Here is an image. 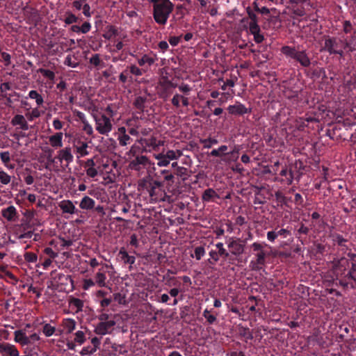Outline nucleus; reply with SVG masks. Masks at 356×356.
Instances as JSON below:
<instances>
[{
    "label": "nucleus",
    "instance_id": "obj_22",
    "mask_svg": "<svg viewBox=\"0 0 356 356\" xmlns=\"http://www.w3.org/2000/svg\"><path fill=\"white\" fill-rule=\"evenodd\" d=\"M250 33L254 36V41L257 44H260L264 40V36L261 33L259 25H253L249 26Z\"/></svg>",
    "mask_w": 356,
    "mask_h": 356
},
{
    "label": "nucleus",
    "instance_id": "obj_43",
    "mask_svg": "<svg viewBox=\"0 0 356 356\" xmlns=\"http://www.w3.org/2000/svg\"><path fill=\"white\" fill-rule=\"evenodd\" d=\"M156 159H157V165L159 166H167L170 163V161L167 159V156L163 153H159L155 155Z\"/></svg>",
    "mask_w": 356,
    "mask_h": 356
},
{
    "label": "nucleus",
    "instance_id": "obj_8",
    "mask_svg": "<svg viewBox=\"0 0 356 356\" xmlns=\"http://www.w3.org/2000/svg\"><path fill=\"white\" fill-rule=\"evenodd\" d=\"M227 247L229 250L230 257L232 255L238 257L244 252L245 243L241 238L234 239L229 238L227 241Z\"/></svg>",
    "mask_w": 356,
    "mask_h": 356
},
{
    "label": "nucleus",
    "instance_id": "obj_33",
    "mask_svg": "<svg viewBox=\"0 0 356 356\" xmlns=\"http://www.w3.org/2000/svg\"><path fill=\"white\" fill-rule=\"evenodd\" d=\"M216 247L218 250L217 252H218L220 257H222L223 259H229L232 260V257H230V253L227 251V250L224 248V245L222 243L219 242L216 244Z\"/></svg>",
    "mask_w": 356,
    "mask_h": 356
},
{
    "label": "nucleus",
    "instance_id": "obj_44",
    "mask_svg": "<svg viewBox=\"0 0 356 356\" xmlns=\"http://www.w3.org/2000/svg\"><path fill=\"white\" fill-rule=\"evenodd\" d=\"M175 174L181 177L183 180H186L188 177V169L183 166H177L175 169Z\"/></svg>",
    "mask_w": 356,
    "mask_h": 356
},
{
    "label": "nucleus",
    "instance_id": "obj_7",
    "mask_svg": "<svg viewBox=\"0 0 356 356\" xmlns=\"http://www.w3.org/2000/svg\"><path fill=\"white\" fill-rule=\"evenodd\" d=\"M95 129L99 134L107 135L112 130V123L109 118L104 114L93 115Z\"/></svg>",
    "mask_w": 356,
    "mask_h": 356
},
{
    "label": "nucleus",
    "instance_id": "obj_42",
    "mask_svg": "<svg viewBox=\"0 0 356 356\" xmlns=\"http://www.w3.org/2000/svg\"><path fill=\"white\" fill-rule=\"evenodd\" d=\"M29 97L31 99H35V102L39 106H41L44 102L43 97L36 90H31L29 92Z\"/></svg>",
    "mask_w": 356,
    "mask_h": 356
},
{
    "label": "nucleus",
    "instance_id": "obj_55",
    "mask_svg": "<svg viewBox=\"0 0 356 356\" xmlns=\"http://www.w3.org/2000/svg\"><path fill=\"white\" fill-rule=\"evenodd\" d=\"M163 279L167 281V284L168 286H172V285L173 286H179L180 285V283H179L176 280V277H170L168 275H164Z\"/></svg>",
    "mask_w": 356,
    "mask_h": 356
},
{
    "label": "nucleus",
    "instance_id": "obj_19",
    "mask_svg": "<svg viewBox=\"0 0 356 356\" xmlns=\"http://www.w3.org/2000/svg\"><path fill=\"white\" fill-rule=\"evenodd\" d=\"M347 255L350 260V266L348 270V275L350 277V279H352L356 284V254L348 252Z\"/></svg>",
    "mask_w": 356,
    "mask_h": 356
},
{
    "label": "nucleus",
    "instance_id": "obj_60",
    "mask_svg": "<svg viewBox=\"0 0 356 356\" xmlns=\"http://www.w3.org/2000/svg\"><path fill=\"white\" fill-rule=\"evenodd\" d=\"M241 335L245 337L247 339H252L253 335L248 327H243L240 332Z\"/></svg>",
    "mask_w": 356,
    "mask_h": 356
},
{
    "label": "nucleus",
    "instance_id": "obj_21",
    "mask_svg": "<svg viewBox=\"0 0 356 356\" xmlns=\"http://www.w3.org/2000/svg\"><path fill=\"white\" fill-rule=\"evenodd\" d=\"M60 325L65 330V334H71L74 330H75L76 327V322L74 319L70 318H63L61 321Z\"/></svg>",
    "mask_w": 356,
    "mask_h": 356
},
{
    "label": "nucleus",
    "instance_id": "obj_32",
    "mask_svg": "<svg viewBox=\"0 0 356 356\" xmlns=\"http://www.w3.org/2000/svg\"><path fill=\"white\" fill-rule=\"evenodd\" d=\"M214 197L219 198V195L213 188H211L206 189L202 195V199L204 202H210Z\"/></svg>",
    "mask_w": 356,
    "mask_h": 356
},
{
    "label": "nucleus",
    "instance_id": "obj_13",
    "mask_svg": "<svg viewBox=\"0 0 356 356\" xmlns=\"http://www.w3.org/2000/svg\"><path fill=\"white\" fill-rule=\"evenodd\" d=\"M60 163L63 161L66 163L65 166L67 167L68 165L73 162L74 156L72 153V148L70 146L65 147L63 149L58 151V154L56 156Z\"/></svg>",
    "mask_w": 356,
    "mask_h": 356
},
{
    "label": "nucleus",
    "instance_id": "obj_12",
    "mask_svg": "<svg viewBox=\"0 0 356 356\" xmlns=\"http://www.w3.org/2000/svg\"><path fill=\"white\" fill-rule=\"evenodd\" d=\"M131 55L136 58L138 65L142 67H144L146 65L152 66L158 59L156 54L152 51L149 54H143L140 58L134 54Z\"/></svg>",
    "mask_w": 356,
    "mask_h": 356
},
{
    "label": "nucleus",
    "instance_id": "obj_14",
    "mask_svg": "<svg viewBox=\"0 0 356 356\" xmlns=\"http://www.w3.org/2000/svg\"><path fill=\"white\" fill-rule=\"evenodd\" d=\"M0 356H19L17 347L8 342L0 343Z\"/></svg>",
    "mask_w": 356,
    "mask_h": 356
},
{
    "label": "nucleus",
    "instance_id": "obj_1",
    "mask_svg": "<svg viewBox=\"0 0 356 356\" xmlns=\"http://www.w3.org/2000/svg\"><path fill=\"white\" fill-rule=\"evenodd\" d=\"M138 190L140 195L147 199L150 203L163 200L164 192L162 190V183L154 180L150 177L143 178L139 181Z\"/></svg>",
    "mask_w": 356,
    "mask_h": 356
},
{
    "label": "nucleus",
    "instance_id": "obj_64",
    "mask_svg": "<svg viewBox=\"0 0 356 356\" xmlns=\"http://www.w3.org/2000/svg\"><path fill=\"white\" fill-rule=\"evenodd\" d=\"M44 253L49 257L51 259H55L58 257V253L54 252L51 248H45L44 249Z\"/></svg>",
    "mask_w": 356,
    "mask_h": 356
},
{
    "label": "nucleus",
    "instance_id": "obj_51",
    "mask_svg": "<svg viewBox=\"0 0 356 356\" xmlns=\"http://www.w3.org/2000/svg\"><path fill=\"white\" fill-rule=\"evenodd\" d=\"M202 315L209 324H213L216 321V316L211 314L210 311L207 309L204 310Z\"/></svg>",
    "mask_w": 356,
    "mask_h": 356
},
{
    "label": "nucleus",
    "instance_id": "obj_39",
    "mask_svg": "<svg viewBox=\"0 0 356 356\" xmlns=\"http://www.w3.org/2000/svg\"><path fill=\"white\" fill-rule=\"evenodd\" d=\"M332 241L334 243L337 244L340 247H344L347 248L346 243L347 239L344 238L342 235L339 234H334L332 235Z\"/></svg>",
    "mask_w": 356,
    "mask_h": 356
},
{
    "label": "nucleus",
    "instance_id": "obj_15",
    "mask_svg": "<svg viewBox=\"0 0 356 356\" xmlns=\"http://www.w3.org/2000/svg\"><path fill=\"white\" fill-rule=\"evenodd\" d=\"M149 164V159L147 156L141 155L135 157L129 163L131 169L139 171Z\"/></svg>",
    "mask_w": 356,
    "mask_h": 356
},
{
    "label": "nucleus",
    "instance_id": "obj_30",
    "mask_svg": "<svg viewBox=\"0 0 356 356\" xmlns=\"http://www.w3.org/2000/svg\"><path fill=\"white\" fill-rule=\"evenodd\" d=\"M309 228L305 226L303 223L300 224V227L296 232V237L302 245L305 244V239L302 238V235H307L309 232Z\"/></svg>",
    "mask_w": 356,
    "mask_h": 356
},
{
    "label": "nucleus",
    "instance_id": "obj_10",
    "mask_svg": "<svg viewBox=\"0 0 356 356\" xmlns=\"http://www.w3.org/2000/svg\"><path fill=\"white\" fill-rule=\"evenodd\" d=\"M291 235V232L289 227L279 228L277 227L273 230L268 232L266 237L270 242L273 243L278 236L286 238Z\"/></svg>",
    "mask_w": 356,
    "mask_h": 356
},
{
    "label": "nucleus",
    "instance_id": "obj_54",
    "mask_svg": "<svg viewBox=\"0 0 356 356\" xmlns=\"http://www.w3.org/2000/svg\"><path fill=\"white\" fill-rule=\"evenodd\" d=\"M195 257L197 260H200L205 254V250L202 246H198L194 250Z\"/></svg>",
    "mask_w": 356,
    "mask_h": 356
},
{
    "label": "nucleus",
    "instance_id": "obj_24",
    "mask_svg": "<svg viewBox=\"0 0 356 356\" xmlns=\"http://www.w3.org/2000/svg\"><path fill=\"white\" fill-rule=\"evenodd\" d=\"M11 124L13 126L19 125V128L22 130L26 131L29 129V124L24 115L17 114L15 115L12 120Z\"/></svg>",
    "mask_w": 356,
    "mask_h": 356
},
{
    "label": "nucleus",
    "instance_id": "obj_40",
    "mask_svg": "<svg viewBox=\"0 0 356 356\" xmlns=\"http://www.w3.org/2000/svg\"><path fill=\"white\" fill-rule=\"evenodd\" d=\"M70 306L72 308H76V312H79L82 310L83 307V302L76 298H72L70 300Z\"/></svg>",
    "mask_w": 356,
    "mask_h": 356
},
{
    "label": "nucleus",
    "instance_id": "obj_27",
    "mask_svg": "<svg viewBox=\"0 0 356 356\" xmlns=\"http://www.w3.org/2000/svg\"><path fill=\"white\" fill-rule=\"evenodd\" d=\"M142 144L145 147L152 148L154 150H156L161 145H163V142L158 140L156 138L152 137L150 138H145L142 140Z\"/></svg>",
    "mask_w": 356,
    "mask_h": 356
},
{
    "label": "nucleus",
    "instance_id": "obj_28",
    "mask_svg": "<svg viewBox=\"0 0 356 356\" xmlns=\"http://www.w3.org/2000/svg\"><path fill=\"white\" fill-rule=\"evenodd\" d=\"M15 341L19 343L22 346H26L29 344V341L28 339V336H26L25 332L22 330H18L15 331Z\"/></svg>",
    "mask_w": 356,
    "mask_h": 356
},
{
    "label": "nucleus",
    "instance_id": "obj_23",
    "mask_svg": "<svg viewBox=\"0 0 356 356\" xmlns=\"http://www.w3.org/2000/svg\"><path fill=\"white\" fill-rule=\"evenodd\" d=\"M17 214V209L13 205H10L1 211L2 216L10 222L15 220Z\"/></svg>",
    "mask_w": 356,
    "mask_h": 356
},
{
    "label": "nucleus",
    "instance_id": "obj_34",
    "mask_svg": "<svg viewBox=\"0 0 356 356\" xmlns=\"http://www.w3.org/2000/svg\"><path fill=\"white\" fill-rule=\"evenodd\" d=\"M89 63L97 69L104 67V63L100 58V55L98 54H93L90 58Z\"/></svg>",
    "mask_w": 356,
    "mask_h": 356
},
{
    "label": "nucleus",
    "instance_id": "obj_41",
    "mask_svg": "<svg viewBox=\"0 0 356 356\" xmlns=\"http://www.w3.org/2000/svg\"><path fill=\"white\" fill-rule=\"evenodd\" d=\"M74 341L77 343V345H82L86 341V334L83 331L79 330L75 332Z\"/></svg>",
    "mask_w": 356,
    "mask_h": 356
},
{
    "label": "nucleus",
    "instance_id": "obj_52",
    "mask_svg": "<svg viewBox=\"0 0 356 356\" xmlns=\"http://www.w3.org/2000/svg\"><path fill=\"white\" fill-rule=\"evenodd\" d=\"M11 177L3 170L0 171V181L2 184L6 185L10 182Z\"/></svg>",
    "mask_w": 356,
    "mask_h": 356
},
{
    "label": "nucleus",
    "instance_id": "obj_35",
    "mask_svg": "<svg viewBox=\"0 0 356 356\" xmlns=\"http://www.w3.org/2000/svg\"><path fill=\"white\" fill-rule=\"evenodd\" d=\"M79 20V17L76 16L75 14L72 13L71 11H67L65 13V17L63 19V22L65 24L70 25L74 23L78 22Z\"/></svg>",
    "mask_w": 356,
    "mask_h": 356
},
{
    "label": "nucleus",
    "instance_id": "obj_38",
    "mask_svg": "<svg viewBox=\"0 0 356 356\" xmlns=\"http://www.w3.org/2000/svg\"><path fill=\"white\" fill-rule=\"evenodd\" d=\"M105 273L99 271L95 276V282L99 287H104L106 286Z\"/></svg>",
    "mask_w": 356,
    "mask_h": 356
},
{
    "label": "nucleus",
    "instance_id": "obj_61",
    "mask_svg": "<svg viewBox=\"0 0 356 356\" xmlns=\"http://www.w3.org/2000/svg\"><path fill=\"white\" fill-rule=\"evenodd\" d=\"M91 24L89 22H84L81 26H80V31L81 33H88L91 29Z\"/></svg>",
    "mask_w": 356,
    "mask_h": 356
},
{
    "label": "nucleus",
    "instance_id": "obj_18",
    "mask_svg": "<svg viewBox=\"0 0 356 356\" xmlns=\"http://www.w3.org/2000/svg\"><path fill=\"white\" fill-rule=\"evenodd\" d=\"M58 206L64 213L74 214L79 211L75 207L73 202L69 200H64L59 202Z\"/></svg>",
    "mask_w": 356,
    "mask_h": 356
},
{
    "label": "nucleus",
    "instance_id": "obj_62",
    "mask_svg": "<svg viewBox=\"0 0 356 356\" xmlns=\"http://www.w3.org/2000/svg\"><path fill=\"white\" fill-rule=\"evenodd\" d=\"M86 1V0H74L72 2V7L75 10L79 11L83 8V4Z\"/></svg>",
    "mask_w": 356,
    "mask_h": 356
},
{
    "label": "nucleus",
    "instance_id": "obj_37",
    "mask_svg": "<svg viewBox=\"0 0 356 356\" xmlns=\"http://www.w3.org/2000/svg\"><path fill=\"white\" fill-rule=\"evenodd\" d=\"M146 99L139 96L137 97L134 102V106L138 110V113L141 114L144 112L145 110V103Z\"/></svg>",
    "mask_w": 356,
    "mask_h": 356
},
{
    "label": "nucleus",
    "instance_id": "obj_16",
    "mask_svg": "<svg viewBox=\"0 0 356 356\" xmlns=\"http://www.w3.org/2000/svg\"><path fill=\"white\" fill-rule=\"evenodd\" d=\"M55 321L51 320L49 323H47L45 321H42L40 323V325H42V333L46 337H50L54 334H56L57 331V328L54 325Z\"/></svg>",
    "mask_w": 356,
    "mask_h": 356
},
{
    "label": "nucleus",
    "instance_id": "obj_45",
    "mask_svg": "<svg viewBox=\"0 0 356 356\" xmlns=\"http://www.w3.org/2000/svg\"><path fill=\"white\" fill-rule=\"evenodd\" d=\"M200 143L203 145L204 148L209 149L211 148L212 145L217 144L218 140L212 138L201 139Z\"/></svg>",
    "mask_w": 356,
    "mask_h": 356
},
{
    "label": "nucleus",
    "instance_id": "obj_2",
    "mask_svg": "<svg viewBox=\"0 0 356 356\" xmlns=\"http://www.w3.org/2000/svg\"><path fill=\"white\" fill-rule=\"evenodd\" d=\"M347 266L349 261L346 258H341L333 265V284L341 287L343 290L356 289V284L348 275Z\"/></svg>",
    "mask_w": 356,
    "mask_h": 356
},
{
    "label": "nucleus",
    "instance_id": "obj_63",
    "mask_svg": "<svg viewBox=\"0 0 356 356\" xmlns=\"http://www.w3.org/2000/svg\"><path fill=\"white\" fill-rule=\"evenodd\" d=\"M119 81L122 83H125L127 81L133 82L134 78L132 77V76H126L122 72H121L120 74L119 75Z\"/></svg>",
    "mask_w": 356,
    "mask_h": 356
},
{
    "label": "nucleus",
    "instance_id": "obj_58",
    "mask_svg": "<svg viewBox=\"0 0 356 356\" xmlns=\"http://www.w3.org/2000/svg\"><path fill=\"white\" fill-rule=\"evenodd\" d=\"M0 158L2 161V162L8 166V163L10 161V156L9 152H2L0 153Z\"/></svg>",
    "mask_w": 356,
    "mask_h": 356
},
{
    "label": "nucleus",
    "instance_id": "obj_49",
    "mask_svg": "<svg viewBox=\"0 0 356 356\" xmlns=\"http://www.w3.org/2000/svg\"><path fill=\"white\" fill-rule=\"evenodd\" d=\"M210 259H208V263L210 264L214 265L217 261H219L220 256L216 250H211L209 252Z\"/></svg>",
    "mask_w": 356,
    "mask_h": 356
},
{
    "label": "nucleus",
    "instance_id": "obj_53",
    "mask_svg": "<svg viewBox=\"0 0 356 356\" xmlns=\"http://www.w3.org/2000/svg\"><path fill=\"white\" fill-rule=\"evenodd\" d=\"M64 65L72 68H75L79 66V63L77 61H73L72 56L67 55L64 60Z\"/></svg>",
    "mask_w": 356,
    "mask_h": 356
},
{
    "label": "nucleus",
    "instance_id": "obj_3",
    "mask_svg": "<svg viewBox=\"0 0 356 356\" xmlns=\"http://www.w3.org/2000/svg\"><path fill=\"white\" fill-rule=\"evenodd\" d=\"M152 6L154 21L159 25H165L174 9L170 0H148Z\"/></svg>",
    "mask_w": 356,
    "mask_h": 356
},
{
    "label": "nucleus",
    "instance_id": "obj_5",
    "mask_svg": "<svg viewBox=\"0 0 356 356\" xmlns=\"http://www.w3.org/2000/svg\"><path fill=\"white\" fill-rule=\"evenodd\" d=\"M266 247H267V244L265 243L254 242L251 245L255 258L250 264L252 270L259 271L266 264V259L268 256L267 252L264 250Z\"/></svg>",
    "mask_w": 356,
    "mask_h": 356
},
{
    "label": "nucleus",
    "instance_id": "obj_25",
    "mask_svg": "<svg viewBox=\"0 0 356 356\" xmlns=\"http://www.w3.org/2000/svg\"><path fill=\"white\" fill-rule=\"evenodd\" d=\"M280 175L283 177L284 178H282L280 180L276 178L277 181H281L287 185H291L292 184L293 180V173L291 170H289L286 168H283L280 171Z\"/></svg>",
    "mask_w": 356,
    "mask_h": 356
},
{
    "label": "nucleus",
    "instance_id": "obj_6",
    "mask_svg": "<svg viewBox=\"0 0 356 356\" xmlns=\"http://www.w3.org/2000/svg\"><path fill=\"white\" fill-rule=\"evenodd\" d=\"M281 52L298 62L303 67H309L312 63L306 50L298 51L295 47L284 46L281 49Z\"/></svg>",
    "mask_w": 356,
    "mask_h": 356
},
{
    "label": "nucleus",
    "instance_id": "obj_57",
    "mask_svg": "<svg viewBox=\"0 0 356 356\" xmlns=\"http://www.w3.org/2000/svg\"><path fill=\"white\" fill-rule=\"evenodd\" d=\"M82 10L83 14L86 17H90L92 16V12L91 11V8L90 5L88 3H86V1L84 3V4H83Z\"/></svg>",
    "mask_w": 356,
    "mask_h": 356
},
{
    "label": "nucleus",
    "instance_id": "obj_20",
    "mask_svg": "<svg viewBox=\"0 0 356 356\" xmlns=\"http://www.w3.org/2000/svg\"><path fill=\"white\" fill-rule=\"evenodd\" d=\"M118 140L121 146H126L131 143L132 138L127 133V129L124 127H120L118 128Z\"/></svg>",
    "mask_w": 356,
    "mask_h": 356
},
{
    "label": "nucleus",
    "instance_id": "obj_31",
    "mask_svg": "<svg viewBox=\"0 0 356 356\" xmlns=\"http://www.w3.org/2000/svg\"><path fill=\"white\" fill-rule=\"evenodd\" d=\"M118 256L120 257L121 260L123 261L124 264L132 265L136 261L135 257L129 255L124 248L120 249Z\"/></svg>",
    "mask_w": 356,
    "mask_h": 356
},
{
    "label": "nucleus",
    "instance_id": "obj_46",
    "mask_svg": "<svg viewBox=\"0 0 356 356\" xmlns=\"http://www.w3.org/2000/svg\"><path fill=\"white\" fill-rule=\"evenodd\" d=\"M118 34V29L114 26H108L107 32L104 35V38L111 39L113 36H115Z\"/></svg>",
    "mask_w": 356,
    "mask_h": 356
},
{
    "label": "nucleus",
    "instance_id": "obj_29",
    "mask_svg": "<svg viewBox=\"0 0 356 356\" xmlns=\"http://www.w3.org/2000/svg\"><path fill=\"white\" fill-rule=\"evenodd\" d=\"M63 133L57 132L49 136V141L51 147L54 148L63 147Z\"/></svg>",
    "mask_w": 356,
    "mask_h": 356
},
{
    "label": "nucleus",
    "instance_id": "obj_26",
    "mask_svg": "<svg viewBox=\"0 0 356 356\" xmlns=\"http://www.w3.org/2000/svg\"><path fill=\"white\" fill-rule=\"evenodd\" d=\"M95 206V201L88 195H84L79 203V207L83 210H91Z\"/></svg>",
    "mask_w": 356,
    "mask_h": 356
},
{
    "label": "nucleus",
    "instance_id": "obj_4",
    "mask_svg": "<svg viewBox=\"0 0 356 356\" xmlns=\"http://www.w3.org/2000/svg\"><path fill=\"white\" fill-rule=\"evenodd\" d=\"M346 49L352 52L356 50V46L352 42L339 38L328 36L325 39L324 50L330 55L338 54L343 56V49Z\"/></svg>",
    "mask_w": 356,
    "mask_h": 356
},
{
    "label": "nucleus",
    "instance_id": "obj_17",
    "mask_svg": "<svg viewBox=\"0 0 356 356\" xmlns=\"http://www.w3.org/2000/svg\"><path fill=\"white\" fill-rule=\"evenodd\" d=\"M73 146L76 150V152L79 154L78 158L83 157L89 154L88 151V145L86 142L82 141L81 140H75Z\"/></svg>",
    "mask_w": 356,
    "mask_h": 356
},
{
    "label": "nucleus",
    "instance_id": "obj_11",
    "mask_svg": "<svg viewBox=\"0 0 356 356\" xmlns=\"http://www.w3.org/2000/svg\"><path fill=\"white\" fill-rule=\"evenodd\" d=\"M114 320L110 321H103L98 323L94 330V332L98 335H106L111 333L113 327L115 325Z\"/></svg>",
    "mask_w": 356,
    "mask_h": 356
},
{
    "label": "nucleus",
    "instance_id": "obj_59",
    "mask_svg": "<svg viewBox=\"0 0 356 356\" xmlns=\"http://www.w3.org/2000/svg\"><path fill=\"white\" fill-rule=\"evenodd\" d=\"M95 348H92L91 346L83 347L80 352L81 355H92L95 353Z\"/></svg>",
    "mask_w": 356,
    "mask_h": 356
},
{
    "label": "nucleus",
    "instance_id": "obj_9",
    "mask_svg": "<svg viewBox=\"0 0 356 356\" xmlns=\"http://www.w3.org/2000/svg\"><path fill=\"white\" fill-rule=\"evenodd\" d=\"M227 110L229 114L235 116H242L245 114H250L252 112L251 108H247L239 102H236L233 105L228 106Z\"/></svg>",
    "mask_w": 356,
    "mask_h": 356
},
{
    "label": "nucleus",
    "instance_id": "obj_56",
    "mask_svg": "<svg viewBox=\"0 0 356 356\" xmlns=\"http://www.w3.org/2000/svg\"><path fill=\"white\" fill-rule=\"evenodd\" d=\"M161 174L164 175V180L173 184L175 182V177L172 173L169 172L168 171L164 170H161Z\"/></svg>",
    "mask_w": 356,
    "mask_h": 356
},
{
    "label": "nucleus",
    "instance_id": "obj_47",
    "mask_svg": "<svg viewBox=\"0 0 356 356\" xmlns=\"http://www.w3.org/2000/svg\"><path fill=\"white\" fill-rule=\"evenodd\" d=\"M38 72L42 74L44 76L47 77L51 81L55 79V73L53 71L44 68H40L38 70Z\"/></svg>",
    "mask_w": 356,
    "mask_h": 356
},
{
    "label": "nucleus",
    "instance_id": "obj_50",
    "mask_svg": "<svg viewBox=\"0 0 356 356\" xmlns=\"http://www.w3.org/2000/svg\"><path fill=\"white\" fill-rule=\"evenodd\" d=\"M24 259L29 263H35L38 259V256L35 253L32 252H26L24 254Z\"/></svg>",
    "mask_w": 356,
    "mask_h": 356
},
{
    "label": "nucleus",
    "instance_id": "obj_48",
    "mask_svg": "<svg viewBox=\"0 0 356 356\" xmlns=\"http://www.w3.org/2000/svg\"><path fill=\"white\" fill-rule=\"evenodd\" d=\"M238 156L234 154L232 152H227L226 156L222 158V161L231 163H236L237 160L238 159Z\"/></svg>",
    "mask_w": 356,
    "mask_h": 356
},
{
    "label": "nucleus",
    "instance_id": "obj_36",
    "mask_svg": "<svg viewBox=\"0 0 356 356\" xmlns=\"http://www.w3.org/2000/svg\"><path fill=\"white\" fill-rule=\"evenodd\" d=\"M129 70L130 74L135 76H142L145 72H146V70L144 68H140L139 67L136 66L135 64H131L130 65H128Z\"/></svg>",
    "mask_w": 356,
    "mask_h": 356
}]
</instances>
